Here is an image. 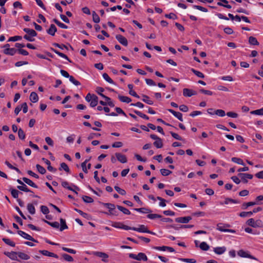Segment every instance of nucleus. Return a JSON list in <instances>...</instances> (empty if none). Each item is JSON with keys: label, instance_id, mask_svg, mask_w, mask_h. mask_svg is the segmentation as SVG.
I'll list each match as a JSON object with an SVG mask.
<instances>
[{"label": "nucleus", "instance_id": "052dcab7", "mask_svg": "<svg viewBox=\"0 0 263 263\" xmlns=\"http://www.w3.org/2000/svg\"><path fill=\"white\" fill-rule=\"evenodd\" d=\"M62 249L64 251H66L68 253H71V254H76V251L72 249H70V248H66V247H63L62 248Z\"/></svg>", "mask_w": 263, "mask_h": 263}, {"label": "nucleus", "instance_id": "c756f323", "mask_svg": "<svg viewBox=\"0 0 263 263\" xmlns=\"http://www.w3.org/2000/svg\"><path fill=\"white\" fill-rule=\"evenodd\" d=\"M18 257H19L21 259L23 260H28L30 258L29 255L21 252H18Z\"/></svg>", "mask_w": 263, "mask_h": 263}, {"label": "nucleus", "instance_id": "0eeeda50", "mask_svg": "<svg viewBox=\"0 0 263 263\" xmlns=\"http://www.w3.org/2000/svg\"><path fill=\"white\" fill-rule=\"evenodd\" d=\"M130 230L137 231L141 233H147L149 234H151L152 235H155L156 234L154 232H151L148 230L146 227L144 225H140L138 228H132Z\"/></svg>", "mask_w": 263, "mask_h": 263}, {"label": "nucleus", "instance_id": "774afa93", "mask_svg": "<svg viewBox=\"0 0 263 263\" xmlns=\"http://www.w3.org/2000/svg\"><path fill=\"white\" fill-rule=\"evenodd\" d=\"M53 21L54 22V23L55 24H57L59 27H60L61 28H64V29H66L67 28V26H66L65 24H64L63 23H62L61 22H60L59 21H58L56 19H54L53 20Z\"/></svg>", "mask_w": 263, "mask_h": 263}, {"label": "nucleus", "instance_id": "a211bd4d", "mask_svg": "<svg viewBox=\"0 0 263 263\" xmlns=\"http://www.w3.org/2000/svg\"><path fill=\"white\" fill-rule=\"evenodd\" d=\"M116 39L118 41V42L121 44L122 45L126 46L128 44V42L127 39L123 36L121 35L118 34L116 36Z\"/></svg>", "mask_w": 263, "mask_h": 263}, {"label": "nucleus", "instance_id": "c03bdc74", "mask_svg": "<svg viewBox=\"0 0 263 263\" xmlns=\"http://www.w3.org/2000/svg\"><path fill=\"white\" fill-rule=\"evenodd\" d=\"M92 19L96 23H98L100 21L99 15L95 11L92 12Z\"/></svg>", "mask_w": 263, "mask_h": 263}, {"label": "nucleus", "instance_id": "ea45409f", "mask_svg": "<svg viewBox=\"0 0 263 263\" xmlns=\"http://www.w3.org/2000/svg\"><path fill=\"white\" fill-rule=\"evenodd\" d=\"M60 222H61V227H60V229L61 231H62L63 230H64L65 229H67L68 228V227L67 226V225L66 224V222H65V220H64L62 218L60 219Z\"/></svg>", "mask_w": 263, "mask_h": 263}, {"label": "nucleus", "instance_id": "2f4dec72", "mask_svg": "<svg viewBox=\"0 0 263 263\" xmlns=\"http://www.w3.org/2000/svg\"><path fill=\"white\" fill-rule=\"evenodd\" d=\"M42 160L48 165L47 168L49 171H50V172H55V169H54L53 167H52L50 165V162L48 160L45 159V158H43Z\"/></svg>", "mask_w": 263, "mask_h": 263}, {"label": "nucleus", "instance_id": "864d4df0", "mask_svg": "<svg viewBox=\"0 0 263 263\" xmlns=\"http://www.w3.org/2000/svg\"><path fill=\"white\" fill-rule=\"evenodd\" d=\"M68 78L69 79V81L74 85L76 86L80 85V83L78 81L76 80L73 77L70 76Z\"/></svg>", "mask_w": 263, "mask_h": 263}, {"label": "nucleus", "instance_id": "a18cd8bd", "mask_svg": "<svg viewBox=\"0 0 263 263\" xmlns=\"http://www.w3.org/2000/svg\"><path fill=\"white\" fill-rule=\"evenodd\" d=\"M135 210H136L140 213H149L151 212V210H149L148 209L144 208L135 209Z\"/></svg>", "mask_w": 263, "mask_h": 263}, {"label": "nucleus", "instance_id": "37998d69", "mask_svg": "<svg viewBox=\"0 0 263 263\" xmlns=\"http://www.w3.org/2000/svg\"><path fill=\"white\" fill-rule=\"evenodd\" d=\"M250 113L252 115L262 116L263 115V108L257 109L255 110H253L250 112Z\"/></svg>", "mask_w": 263, "mask_h": 263}, {"label": "nucleus", "instance_id": "9d476101", "mask_svg": "<svg viewBox=\"0 0 263 263\" xmlns=\"http://www.w3.org/2000/svg\"><path fill=\"white\" fill-rule=\"evenodd\" d=\"M62 185L69 190L72 191L74 192L76 194H78L77 191H79L80 189L76 185H72L71 186L69 185V183L66 181H62Z\"/></svg>", "mask_w": 263, "mask_h": 263}, {"label": "nucleus", "instance_id": "69168bd1", "mask_svg": "<svg viewBox=\"0 0 263 263\" xmlns=\"http://www.w3.org/2000/svg\"><path fill=\"white\" fill-rule=\"evenodd\" d=\"M115 190L118 192L119 194L122 195H125L126 194V192L125 190L120 189L119 187L117 186H115Z\"/></svg>", "mask_w": 263, "mask_h": 263}, {"label": "nucleus", "instance_id": "cd10ccee", "mask_svg": "<svg viewBox=\"0 0 263 263\" xmlns=\"http://www.w3.org/2000/svg\"><path fill=\"white\" fill-rule=\"evenodd\" d=\"M128 88L129 89V93L131 96H133L137 98H139V96L136 93V92L133 90V85L132 84H128Z\"/></svg>", "mask_w": 263, "mask_h": 263}, {"label": "nucleus", "instance_id": "4468645a", "mask_svg": "<svg viewBox=\"0 0 263 263\" xmlns=\"http://www.w3.org/2000/svg\"><path fill=\"white\" fill-rule=\"evenodd\" d=\"M238 176L245 183L248 182V179H251L253 178L252 175L247 173H239Z\"/></svg>", "mask_w": 263, "mask_h": 263}, {"label": "nucleus", "instance_id": "bf43d9fd", "mask_svg": "<svg viewBox=\"0 0 263 263\" xmlns=\"http://www.w3.org/2000/svg\"><path fill=\"white\" fill-rule=\"evenodd\" d=\"M64 170L65 171L67 172H69V168L68 166V165L65 163H62L60 165V170Z\"/></svg>", "mask_w": 263, "mask_h": 263}, {"label": "nucleus", "instance_id": "bb28decb", "mask_svg": "<svg viewBox=\"0 0 263 263\" xmlns=\"http://www.w3.org/2000/svg\"><path fill=\"white\" fill-rule=\"evenodd\" d=\"M119 99L120 101L124 103H129L132 101V100L130 98L126 97V96H123L121 95H118V96Z\"/></svg>", "mask_w": 263, "mask_h": 263}, {"label": "nucleus", "instance_id": "3c124183", "mask_svg": "<svg viewBox=\"0 0 263 263\" xmlns=\"http://www.w3.org/2000/svg\"><path fill=\"white\" fill-rule=\"evenodd\" d=\"M10 192L13 197L16 199L18 198L19 192L17 190L15 189H11Z\"/></svg>", "mask_w": 263, "mask_h": 263}, {"label": "nucleus", "instance_id": "6e6552de", "mask_svg": "<svg viewBox=\"0 0 263 263\" xmlns=\"http://www.w3.org/2000/svg\"><path fill=\"white\" fill-rule=\"evenodd\" d=\"M111 226L117 229H124L125 230H129L132 229V227L126 226L121 222H112Z\"/></svg>", "mask_w": 263, "mask_h": 263}, {"label": "nucleus", "instance_id": "5701e85b", "mask_svg": "<svg viewBox=\"0 0 263 263\" xmlns=\"http://www.w3.org/2000/svg\"><path fill=\"white\" fill-rule=\"evenodd\" d=\"M29 99L32 103H36L39 101V97L36 92H32L30 95Z\"/></svg>", "mask_w": 263, "mask_h": 263}, {"label": "nucleus", "instance_id": "b1692460", "mask_svg": "<svg viewBox=\"0 0 263 263\" xmlns=\"http://www.w3.org/2000/svg\"><path fill=\"white\" fill-rule=\"evenodd\" d=\"M40 252L45 256L53 257H55V258L58 257V256L57 254H55L53 253L50 252L47 250H41L40 251Z\"/></svg>", "mask_w": 263, "mask_h": 263}, {"label": "nucleus", "instance_id": "e433bc0d", "mask_svg": "<svg viewBox=\"0 0 263 263\" xmlns=\"http://www.w3.org/2000/svg\"><path fill=\"white\" fill-rule=\"evenodd\" d=\"M154 145L158 148H161L163 146V143L160 138L157 139L154 143Z\"/></svg>", "mask_w": 263, "mask_h": 263}, {"label": "nucleus", "instance_id": "dca6fc26", "mask_svg": "<svg viewBox=\"0 0 263 263\" xmlns=\"http://www.w3.org/2000/svg\"><path fill=\"white\" fill-rule=\"evenodd\" d=\"M192 219L191 217L186 216L182 217H178L175 219V221L177 222L181 223H187Z\"/></svg>", "mask_w": 263, "mask_h": 263}, {"label": "nucleus", "instance_id": "7c9ffc66", "mask_svg": "<svg viewBox=\"0 0 263 263\" xmlns=\"http://www.w3.org/2000/svg\"><path fill=\"white\" fill-rule=\"evenodd\" d=\"M231 160L234 163L245 166V163L243 160L239 158L233 157L232 158Z\"/></svg>", "mask_w": 263, "mask_h": 263}, {"label": "nucleus", "instance_id": "4be33fe9", "mask_svg": "<svg viewBox=\"0 0 263 263\" xmlns=\"http://www.w3.org/2000/svg\"><path fill=\"white\" fill-rule=\"evenodd\" d=\"M168 111L172 113L175 117L178 119L180 121H183L182 115L179 112H176L173 109H168Z\"/></svg>", "mask_w": 263, "mask_h": 263}, {"label": "nucleus", "instance_id": "7ed1b4c3", "mask_svg": "<svg viewBox=\"0 0 263 263\" xmlns=\"http://www.w3.org/2000/svg\"><path fill=\"white\" fill-rule=\"evenodd\" d=\"M85 100L90 103L91 107L96 106L98 103V98L95 95L88 93L85 97Z\"/></svg>", "mask_w": 263, "mask_h": 263}, {"label": "nucleus", "instance_id": "f03ea898", "mask_svg": "<svg viewBox=\"0 0 263 263\" xmlns=\"http://www.w3.org/2000/svg\"><path fill=\"white\" fill-rule=\"evenodd\" d=\"M246 223L247 225L254 228H261L263 227V223L260 219L255 220L253 218L248 219Z\"/></svg>", "mask_w": 263, "mask_h": 263}, {"label": "nucleus", "instance_id": "0e129e2a", "mask_svg": "<svg viewBox=\"0 0 263 263\" xmlns=\"http://www.w3.org/2000/svg\"><path fill=\"white\" fill-rule=\"evenodd\" d=\"M21 36H14L11 37L9 39L8 42H15L17 41L21 40L22 39Z\"/></svg>", "mask_w": 263, "mask_h": 263}, {"label": "nucleus", "instance_id": "4c0bfd02", "mask_svg": "<svg viewBox=\"0 0 263 263\" xmlns=\"http://www.w3.org/2000/svg\"><path fill=\"white\" fill-rule=\"evenodd\" d=\"M117 208L122 212H123L124 214L126 215H130V211L126 208H125L122 206L120 205H117Z\"/></svg>", "mask_w": 263, "mask_h": 263}, {"label": "nucleus", "instance_id": "20e7f679", "mask_svg": "<svg viewBox=\"0 0 263 263\" xmlns=\"http://www.w3.org/2000/svg\"><path fill=\"white\" fill-rule=\"evenodd\" d=\"M24 31L26 33V34L24 36V39L29 42L34 40V37L36 35V33L33 29L24 28Z\"/></svg>", "mask_w": 263, "mask_h": 263}, {"label": "nucleus", "instance_id": "a878e982", "mask_svg": "<svg viewBox=\"0 0 263 263\" xmlns=\"http://www.w3.org/2000/svg\"><path fill=\"white\" fill-rule=\"evenodd\" d=\"M258 203L256 201H250L248 202H244L242 204V209H247L249 206H253L257 204Z\"/></svg>", "mask_w": 263, "mask_h": 263}, {"label": "nucleus", "instance_id": "79ce46f5", "mask_svg": "<svg viewBox=\"0 0 263 263\" xmlns=\"http://www.w3.org/2000/svg\"><path fill=\"white\" fill-rule=\"evenodd\" d=\"M102 77L103 79L107 82H108L110 84H114L113 81L111 80V79L109 77L108 74L106 73H104L102 74Z\"/></svg>", "mask_w": 263, "mask_h": 263}, {"label": "nucleus", "instance_id": "1a4fd4ad", "mask_svg": "<svg viewBox=\"0 0 263 263\" xmlns=\"http://www.w3.org/2000/svg\"><path fill=\"white\" fill-rule=\"evenodd\" d=\"M238 255L241 257L248 258L255 260H258V259L249 253L248 252L245 251L243 250H240L238 251Z\"/></svg>", "mask_w": 263, "mask_h": 263}, {"label": "nucleus", "instance_id": "72a5a7b5", "mask_svg": "<svg viewBox=\"0 0 263 263\" xmlns=\"http://www.w3.org/2000/svg\"><path fill=\"white\" fill-rule=\"evenodd\" d=\"M249 43L250 44L253 45H259V43L257 41V39L253 36H250L249 38Z\"/></svg>", "mask_w": 263, "mask_h": 263}, {"label": "nucleus", "instance_id": "393cba45", "mask_svg": "<svg viewBox=\"0 0 263 263\" xmlns=\"http://www.w3.org/2000/svg\"><path fill=\"white\" fill-rule=\"evenodd\" d=\"M57 28L53 24L50 26L49 29L47 30V33L51 35H54L55 33L57 32Z\"/></svg>", "mask_w": 263, "mask_h": 263}, {"label": "nucleus", "instance_id": "de8ad7c7", "mask_svg": "<svg viewBox=\"0 0 263 263\" xmlns=\"http://www.w3.org/2000/svg\"><path fill=\"white\" fill-rule=\"evenodd\" d=\"M44 221L53 228H59L60 227L59 223L58 222H51L47 220H44Z\"/></svg>", "mask_w": 263, "mask_h": 263}, {"label": "nucleus", "instance_id": "6ab92c4d", "mask_svg": "<svg viewBox=\"0 0 263 263\" xmlns=\"http://www.w3.org/2000/svg\"><path fill=\"white\" fill-rule=\"evenodd\" d=\"M226 250L227 248L224 246L215 247L213 249V251L214 253L218 255L223 254L226 251Z\"/></svg>", "mask_w": 263, "mask_h": 263}, {"label": "nucleus", "instance_id": "f8f14e48", "mask_svg": "<svg viewBox=\"0 0 263 263\" xmlns=\"http://www.w3.org/2000/svg\"><path fill=\"white\" fill-rule=\"evenodd\" d=\"M103 205L108 209L109 214L113 215H116L115 210V205L111 203H105Z\"/></svg>", "mask_w": 263, "mask_h": 263}, {"label": "nucleus", "instance_id": "c85d7f7f", "mask_svg": "<svg viewBox=\"0 0 263 263\" xmlns=\"http://www.w3.org/2000/svg\"><path fill=\"white\" fill-rule=\"evenodd\" d=\"M23 180L29 185L35 188L37 187V186L35 184V183H34L30 179L26 177H24L23 178Z\"/></svg>", "mask_w": 263, "mask_h": 263}, {"label": "nucleus", "instance_id": "423d86ee", "mask_svg": "<svg viewBox=\"0 0 263 263\" xmlns=\"http://www.w3.org/2000/svg\"><path fill=\"white\" fill-rule=\"evenodd\" d=\"M129 256L130 258L138 260H143V261H146L147 260V257L146 255L142 252L139 253L137 255L134 254H130L129 255Z\"/></svg>", "mask_w": 263, "mask_h": 263}, {"label": "nucleus", "instance_id": "ddd939ff", "mask_svg": "<svg viewBox=\"0 0 263 263\" xmlns=\"http://www.w3.org/2000/svg\"><path fill=\"white\" fill-rule=\"evenodd\" d=\"M117 159L122 163H125L127 162V160L125 155L122 154L120 153H117L115 154Z\"/></svg>", "mask_w": 263, "mask_h": 263}, {"label": "nucleus", "instance_id": "f704fd0d", "mask_svg": "<svg viewBox=\"0 0 263 263\" xmlns=\"http://www.w3.org/2000/svg\"><path fill=\"white\" fill-rule=\"evenodd\" d=\"M239 216L242 218L248 217L252 216V213L251 211L245 212L243 211L239 214Z\"/></svg>", "mask_w": 263, "mask_h": 263}, {"label": "nucleus", "instance_id": "4d7b16f0", "mask_svg": "<svg viewBox=\"0 0 263 263\" xmlns=\"http://www.w3.org/2000/svg\"><path fill=\"white\" fill-rule=\"evenodd\" d=\"M134 112L143 119H145L146 120H148L149 119V118L146 115L143 114V113L138 110H134Z\"/></svg>", "mask_w": 263, "mask_h": 263}, {"label": "nucleus", "instance_id": "9b49d317", "mask_svg": "<svg viewBox=\"0 0 263 263\" xmlns=\"http://www.w3.org/2000/svg\"><path fill=\"white\" fill-rule=\"evenodd\" d=\"M93 254L97 257H99L102 259V260L104 262H108V255L105 253L101 252H95Z\"/></svg>", "mask_w": 263, "mask_h": 263}, {"label": "nucleus", "instance_id": "c9c22d12", "mask_svg": "<svg viewBox=\"0 0 263 263\" xmlns=\"http://www.w3.org/2000/svg\"><path fill=\"white\" fill-rule=\"evenodd\" d=\"M142 101L149 105H153V101L145 95H143Z\"/></svg>", "mask_w": 263, "mask_h": 263}, {"label": "nucleus", "instance_id": "603ef678", "mask_svg": "<svg viewBox=\"0 0 263 263\" xmlns=\"http://www.w3.org/2000/svg\"><path fill=\"white\" fill-rule=\"evenodd\" d=\"M36 167L38 172L42 174H44L46 173V170L39 164H36Z\"/></svg>", "mask_w": 263, "mask_h": 263}, {"label": "nucleus", "instance_id": "412c9836", "mask_svg": "<svg viewBox=\"0 0 263 263\" xmlns=\"http://www.w3.org/2000/svg\"><path fill=\"white\" fill-rule=\"evenodd\" d=\"M5 254L12 260H17L18 252H11L5 253Z\"/></svg>", "mask_w": 263, "mask_h": 263}, {"label": "nucleus", "instance_id": "473e14b6", "mask_svg": "<svg viewBox=\"0 0 263 263\" xmlns=\"http://www.w3.org/2000/svg\"><path fill=\"white\" fill-rule=\"evenodd\" d=\"M199 247L203 251H208L210 247L205 242H202L199 246Z\"/></svg>", "mask_w": 263, "mask_h": 263}, {"label": "nucleus", "instance_id": "f3484780", "mask_svg": "<svg viewBox=\"0 0 263 263\" xmlns=\"http://www.w3.org/2000/svg\"><path fill=\"white\" fill-rule=\"evenodd\" d=\"M18 235H20L21 236L23 237L24 238L29 240L32 241L36 242V241L30 235L26 233L25 232L22 231H18L17 232Z\"/></svg>", "mask_w": 263, "mask_h": 263}, {"label": "nucleus", "instance_id": "aec40b11", "mask_svg": "<svg viewBox=\"0 0 263 263\" xmlns=\"http://www.w3.org/2000/svg\"><path fill=\"white\" fill-rule=\"evenodd\" d=\"M154 248L155 249L159 250V251H168L170 252H175V250L172 247H167V246L155 247Z\"/></svg>", "mask_w": 263, "mask_h": 263}, {"label": "nucleus", "instance_id": "2eb2a0df", "mask_svg": "<svg viewBox=\"0 0 263 263\" xmlns=\"http://www.w3.org/2000/svg\"><path fill=\"white\" fill-rule=\"evenodd\" d=\"M196 94L197 92L189 88H184L183 89V95L185 97H190Z\"/></svg>", "mask_w": 263, "mask_h": 263}, {"label": "nucleus", "instance_id": "e2e57ef3", "mask_svg": "<svg viewBox=\"0 0 263 263\" xmlns=\"http://www.w3.org/2000/svg\"><path fill=\"white\" fill-rule=\"evenodd\" d=\"M17 188L23 191L28 192L30 191V190L28 189L27 186L25 184H23V185L18 186Z\"/></svg>", "mask_w": 263, "mask_h": 263}, {"label": "nucleus", "instance_id": "680f3d73", "mask_svg": "<svg viewBox=\"0 0 263 263\" xmlns=\"http://www.w3.org/2000/svg\"><path fill=\"white\" fill-rule=\"evenodd\" d=\"M192 71L193 72V73L195 75H196L197 77H198L199 78H203L204 77V74L202 72H201L199 71L196 70L194 69H192Z\"/></svg>", "mask_w": 263, "mask_h": 263}, {"label": "nucleus", "instance_id": "49530a36", "mask_svg": "<svg viewBox=\"0 0 263 263\" xmlns=\"http://www.w3.org/2000/svg\"><path fill=\"white\" fill-rule=\"evenodd\" d=\"M160 173L162 175L166 176L170 175L172 173V172L168 170L162 168L160 170Z\"/></svg>", "mask_w": 263, "mask_h": 263}, {"label": "nucleus", "instance_id": "13d9d810", "mask_svg": "<svg viewBox=\"0 0 263 263\" xmlns=\"http://www.w3.org/2000/svg\"><path fill=\"white\" fill-rule=\"evenodd\" d=\"M54 52L57 54H58L59 56H60V57L62 58H64L69 61V60L68 59V58L67 57V56L66 55H65V54L62 53V52H60L59 51H58V50H54Z\"/></svg>", "mask_w": 263, "mask_h": 263}, {"label": "nucleus", "instance_id": "58836bf2", "mask_svg": "<svg viewBox=\"0 0 263 263\" xmlns=\"http://www.w3.org/2000/svg\"><path fill=\"white\" fill-rule=\"evenodd\" d=\"M27 210L31 214H34L35 213V208L32 204H28Z\"/></svg>", "mask_w": 263, "mask_h": 263}, {"label": "nucleus", "instance_id": "a19ab883", "mask_svg": "<svg viewBox=\"0 0 263 263\" xmlns=\"http://www.w3.org/2000/svg\"><path fill=\"white\" fill-rule=\"evenodd\" d=\"M62 256L66 261L69 262H72L73 261L72 257L67 254H63Z\"/></svg>", "mask_w": 263, "mask_h": 263}, {"label": "nucleus", "instance_id": "39448f33", "mask_svg": "<svg viewBox=\"0 0 263 263\" xmlns=\"http://www.w3.org/2000/svg\"><path fill=\"white\" fill-rule=\"evenodd\" d=\"M9 44L4 45L2 48H3V53L7 55H14L17 50L14 48H10Z\"/></svg>", "mask_w": 263, "mask_h": 263}, {"label": "nucleus", "instance_id": "5fc2aeb1", "mask_svg": "<svg viewBox=\"0 0 263 263\" xmlns=\"http://www.w3.org/2000/svg\"><path fill=\"white\" fill-rule=\"evenodd\" d=\"M3 240L8 245H9L11 247L15 246V243L9 239L4 238H3Z\"/></svg>", "mask_w": 263, "mask_h": 263}, {"label": "nucleus", "instance_id": "8fccbe9b", "mask_svg": "<svg viewBox=\"0 0 263 263\" xmlns=\"http://www.w3.org/2000/svg\"><path fill=\"white\" fill-rule=\"evenodd\" d=\"M215 115L219 117H224L226 115V113L223 110L217 109L215 111Z\"/></svg>", "mask_w": 263, "mask_h": 263}, {"label": "nucleus", "instance_id": "6e6d98bb", "mask_svg": "<svg viewBox=\"0 0 263 263\" xmlns=\"http://www.w3.org/2000/svg\"><path fill=\"white\" fill-rule=\"evenodd\" d=\"M157 199L160 201V202H159V204L160 206H161V207H164V206H166V203H165L166 201H165V200H164V199L160 197H157Z\"/></svg>", "mask_w": 263, "mask_h": 263}, {"label": "nucleus", "instance_id": "f257e3e1", "mask_svg": "<svg viewBox=\"0 0 263 263\" xmlns=\"http://www.w3.org/2000/svg\"><path fill=\"white\" fill-rule=\"evenodd\" d=\"M104 91V89L102 87H98L97 88L96 92L99 94L100 96H101L104 100L106 101V102H104L103 101H100L99 102L100 104L102 105L105 106L108 105L110 107H114L115 104L114 102L111 101L110 98L109 97L104 95L102 92Z\"/></svg>", "mask_w": 263, "mask_h": 263}, {"label": "nucleus", "instance_id": "338daca9", "mask_svg": "<svg viewBox=\"0 0 263 263\" xmlns=\"http://www.w3.org/2000/svg\"><path fill=\"white\" fill-rule=\"evenodd\" d=\"M18 135L20 139H24L25 138V134L24 131L21 129H19L18 130Z\"/></svg>", "mask_w": 263, "mask_h": 263}, {"label": "nucleus", "instance_id": "09e8293b", "mask_svg": "<svg viewBox=\"0 0 263 263\" xmlns=\"http://www.w3.org/2000/svg\"><path fill=\"white\" fill-rule=\"evenodd\" d=\"M83 201L86 203H92L93 202V199L87 196H83L82 197Z\"/></svg>", "mask_w": 263, "mask_h": 263}]
</instances>
